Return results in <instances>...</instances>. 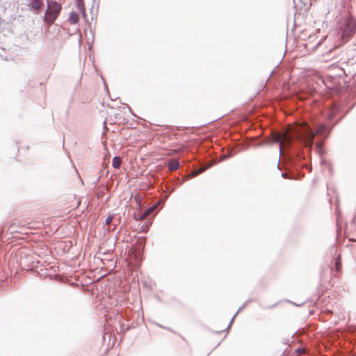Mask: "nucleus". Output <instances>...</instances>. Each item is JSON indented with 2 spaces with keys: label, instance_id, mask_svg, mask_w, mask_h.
<instances>
[{
  "label": "nucleus",
  "instance_id": "f257e3e1",
  "mask_svg": "<svg viewBox=\"0 0 356 356\" xmlns=\"http://www.w3.org/2000/svg\"><path fill=\"white\" fill-rule=\"evenodd\" d=\"M315 135L316 134L310 127L305 123L295 133L284 134L282 143L286 145H290L293 141H298L304 144L305 147H310L313 143Z\"/></svg>",
  "mask_w": 356,
  "mask_h": 356
},
{
  "label": "nucleus",
  "instance_id": "f03ea898",
  "mask_svg": "<svg viewBox=\"0 0 356 356\" xmlns=\"http://www.w3.org/2000/svg\"><path fill=\"white\" fill-rule=\"evenodd\" d=\"M337 29L342 39L348 40L356 33V19L347 14L339 20Z\"/></svg>",
  "mask_w": 356,
  "mask_h": 356
},
{
  "label": "nucleus",
  "instance_id": "7ed1b4c3",
  "mask_svg": "<svg viewBox=\"0 0 356 356\" xmlns=\"http://www.w3.org/2000/svg\"><path fill=\"white\" fill-rule=\"evenodd\" d=\"M61 10V6L56 1H51L48 4V8L45 12L44 21L49 24H51L58 17Z\"/></svg>",
  "mask_w": 356,
  "mask_h": 356
},
{
  "label": "nucleus",
  "instance_id": "20e7f679",
  "mask_svg": "<svg viewBox=\"0 0 356 356\" xmlns=\"http://www.w3.org/2000/svg\"><path fill=\"white\" fill-rule=\"evenodd\" d=\"M68 20L71 24H76L79 21V14L75 12L70 13Z\"/></svg>",
  "mask_w": 356,
  "mask_h": 356
},
{
  "label": "nucleus",
  "instance_id": "39448f33",
  "mask_svg": "<svg viewBox=\"0 0 356 356\" xmlns=\"http://www.w3.org/2000/svg\"><path fill=\"white\" fill-rule=\"evenodd\" d=\"M179 167V162L176 159H172L168 163V169L172 172L177 170Z\"/></svg>",
  "mask_w": 356,
  "mask_h": 356
},
{
  "label": "nucleus",
  "instance_id": "423d86ee",
  "mask_svg": "<svg viewBox=\"0 0 356 356\" xmlns=\"http://www.w3.org/2000/svg\"><path fill=\"white\" fill-rule=\"evenodd\" d=\"M121 163H122V159L120 157H119V156L113 157V159L112 160V166L114 168H115V169L120 168Z\"/></svg>",
  "mask_w": 356,
  "mask_h": 356
},
{
  "label": "nucleus",
  "instance_id": "0eeeda50",
  "mask_svg": "<svg viewBox=\"0 0 356 356\" xmlns=\"http://www.w3.org/2000/svg\"><path fill=\"white\" fill-rule=\"evenodd\" d=\"M42 3L40 0H33L31 7L35 10H39L42 8Z\"/></svg>",
  "mask_w": 356,
  "mask_h": 356
},
{
  "label": "nucleus",
  "instance_id": "6e6552de",
  "mask_svg": "<svg viewBox=\"0 0 356 356\" xmlns=\"http://www.w3.org/2000/svg\"><path fill=\"white\" fill-rule=\"evenodd\" d=\"M334 267L337 271H339L341 270V261L340 255H338V257L335 259Z\"/></svg>",
  "mask_w": 356,
  "mask_h": 356
},
{
  "label": "nucleus",
  "instance_id": "1a4fd4ad",
  "mask_svg": "<svg viewBox=\"0 0 356 356\" xmlns=\"http://www.w3.org/2000/svg\"><path fill=\"white\" fill-rule=\"evenodd\" d=\"M325 131H326V127L324 124H321L316 128V134H323L325 132Z\"/></svg>",
  "mask_w": 356,
  "mask_h": 356
},
{
  "label": "nucleus",
  "instance_id": "9d476101",
  "mask_svg": "<svg viewBox=\"0 0 356 356\" xmlns=\"http://www.w3.org/2000/svg\"><path fill=\"white\" fill-rule=\"evenodd\" d=\"M152 209H147L144 213L139 218L140 220H142L143 218H145L147 216L149 215V213L152 212Z\"/></svg>",
  "mask_w": 356,
  "mask_h": 356
},
{
  "label": "nucleus",
  "instance_id": "9b49d317",
  "mask_svg": "<svg viewBox=\"0 0 356 356\" xmlns=\"http://www.w3.org/2000/svg\"><path fill=\"white\" fill-rule=\"evenodd\" d=\"M245 305H243L242 307H241L238 309L237 312L235 314V315H234V317L232 318V321H231V322H230V323H229V326H231V324L232 323V322H233V321H234V319L235 316H236V315H237V314H238V313H239V312H241V310L245 307Z\"/></svg>",
  "mask_w": 356,
  "mask_h": 356
},
{
  "label": "nucleus",
  "instance_id": "f8f14e48",
  "mask_svg": "<svg viewBox=\"0 0 356 356\" xmlns=\"http://www.w3.org/2000/svg\"><path fill=\"white\" fill-rule=\"evenodd\" d=\"M204 170V169H198L197 170L192 172L191 177L197 176V175L202 173Z\"/></svg>",
  "mask_w": 356,
  "mask_h": 356
},
{
  "label": "nucleus",
  "instance_id": "ddd939ff",
  "mask_svg": "<svg viewBox=\"0 0 356 356\" xmlns=\"http://www.w3.org/2000/svg\"><path fill=\"white\" fill-rule=\"evenodd\" d=\"M113 218V216H111V215L108 216L106 219V222H105L106 225H109L112 222Z\"/></svg>",
  "mask_w": 356,
  "mask_h": 356
},
{
  "label": "nucleus",
  "instance_id": "4468645a",
  "mask_svg": "<svg viewBox=\"0 0 356 356\" xmlns=\"http://www.w3.org/2000/svg\"><path fill=\"white\" fill-rule=\"evenodd\" d=\"M78 7L79 9L84 10L83 0L79 1V2L78 3ZM83 14H85L84 11H83Z\"/></svg>",
  "mask_w": 356,
  "mask_h": 356
},
{
  "label": "nucleus",
  "instance_id": "2eb2a0df",
  "mask_svg": "<svg viewBox=\"0 0 356 356\" xmlns=\"http://www.w3.org/2000/svg\"><path fill=\"white\" fill-rule=\"evenodd\" d=\"M297 351L299 353H304V349H298Z\"/></svg>",
  "mask_w": 356,
  "mask_h": 356
},
{
  "label": "nucleus",
  "instance_id": "dca6fc26",
  "mask_svg": "<svg viewBox=\"0 0 356 356\" xmlns=\"http://www.w3.org/2000/svg\"><path fill=\"white\" fill-rule=\"evenodd\" d=\"M281 145H282V144L280 145V150H279L280 154H281V153H282V147H281Z\"/></svg>",
  "mask_w": 356,
  "mask_h": 356
},
{
  "label": "nucleus",
  "instance_id": "f3484780",
  "mask_svg": "<svg viewBox=\"0 0 356 356\" xmlns=\"http://www.w3.org/2000/svg\"><path fill=\"white\" fill-rule=\"evenodd\" d=\"M334 113V111H330V115H333Z\"/></svg>",
  "mask_w": 356,
  "mask_h": 356
}]
</instances>
